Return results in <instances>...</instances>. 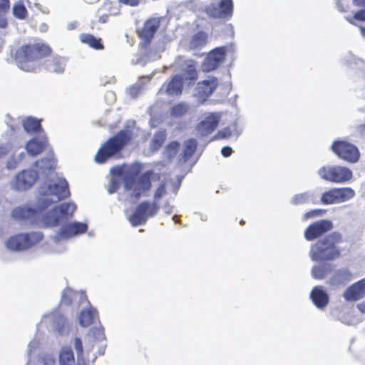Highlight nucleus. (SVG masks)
Returning a JSON list of instances; mask_svg holds the SVG:
<instances>
[{
    "instance_id": "1",
    "label": "nucleus",
    "mask_w": 365,
    "mask_h": 365,
    "mask_svg": "<svg viewBox=\"0 0 365 365\" xmlns=\"http://www.w3.org/2000/svg\"><path fill=\"white\" fill-rule=\"evenodd\" d=\"M70 196L68 182L64 178L58 179L56 182L42 183L38 188L36 198V207L25 204L14 208L11 215L15 220H32L41 211L47 209L53 203Z\"/></svg>"
},
{
    "instance_id": "2",
    "label": "nucleus",
    "mask_w": 365,
    "mask_h": 365,
    "mask_svg": "<svg viewBox=\"0 0 365 365\" xmlns=\"http://www.w3.org/2000/svg\"><path fill=\"white\" fill-rule=\"evenodd\" d=\"M141 166L134 165L127 168L125 165L113 166L110 169L112 178H122L125 191H132V196L138 200L151 188V179L154 174L153 170H148L140 175Z\"/></svg>"
},
{
    "instance_id": "3",
    "label": "nucleus",
    "mask_w": 365,
    "mask_h": 365,
    "mask_svg": "<svg viewBox=\"0 0 365 365\" xmlns=\"http://www.w3.org/2000/svg\"><path fill=\"white\" fill-rule=\"evenodd\" d=\"M51 53V48L44 43L23 45L16 51V63L24 71H34L40 68L42 59Z\"/></svg>"
},
{
    "instance_id": "4",
    "label": "nucleus",
    "mask_w": 365,
    "mask_h": 365,
    "mask_svg": "<svg viewBox=\"0 0 365 365\" xmlns=\"http://www.w3.org/2000/svg\"><path fill=\"white\" fill-rule=\"evenodd\" d=\"M342 242V235L333 232L318 240L311 245L309 257L314 262L332 261L338 259L341 251L336 244Z\"/></svg>"
},
{
    "instance_id": "5",
    "label": "nucleus",
    "mask_w": 365,
    "mask_h": 365,
    "mask_svg": "<svg viewBox=\"0 0 365 365\" xmlns=\"http://www.w3.org/2000/svg\"><path fill=\"white\" fill-rule=\"evenodd\" d=\"M182 74H176L167 83H165L160 88L158 93L170 97L180 96L182 93L183 84L194 83L198 78L196 67L193 61L185 60L180 65Z\"/></svg>"
},
{
    "instance_id": "6",
    "label": "nucleus",
    "mask_w": 365,
    "mask_h": 365,
    "mask_svg": "<svg viewBox=\"0 0 365 365\" xmlns=\"http://www.w3.org/2000/svg\"><path fill=\"white\" fill-rule=\"evenodd\" d=\"M131 138L132 135L129 130H120L101 145L95 155V161L102 164L111 158H118Z\"/></svg>"
},
{
    "instance_id": "7",
    "label": "nucleus",
    "mask_w": 365,
    "mask_h": 365,
    "mask_svg": "<svg viewBox=\"0 0 365 365\" xmlns=\"http://www.w3.org/2000/svg\"><path fill=\"white\" fill-rule=\"evenodd\" d=\"M166 193L165 183L161 182L154 193V200L150 202L144 200L140 202L135 208L133 213L129 217V221L133 227L143 225L146 223L149 217L155 216L160 206L158 201Z\"/></svg>"
},
{
    "instance_id": "8",
    "label": "nucleus",
    "mask_w": 365,
    "mask_h": 365,
    "mask_svg": "<svg viewBox=\"0 0 365 365\" xmlns=\"http://www.w3.org/2000/svg\"><path fill=\"white\" fill-rule=\"evenodd\" d=\"M76 210V205L72 202H63L43 214L40 227H51L58 225L62 221L73 216Z\"/></svg>"
},
{
    "instance_id": "9",
    "label": "nucleus",
    "mask_w": 365,
    "mask_h": 365,
    "mask_svg": "<svg viewBox=\"0 0 365 365\" xmlns=\"http://www.w3.org/2000/svg\"><path fill=\"white\" fill-rule=\"evenodd\" d=\"M41 232L20 233L9 237L6 242V247L13 252H20L29 249L42 240Z\"/></svg>"
},
{
    "instance_id": "10",
    "label": "nucleus",
    "mask_w": 365,
    "mask_h": 365,
    "mask_svg": "<svg viewBox=\"0 0 365 365\" xmlns=\"http://www.w3.org/2000/svg\"><path fill=\"white\" fill-rule=\"evenodd\" d=\"M317 174L323 180L338 184L346 183L353 178L352 171L341 165H324L318 170Z\"/></svg>"
},
{
    "instance_id": "11",
    "label": "nucleus",
    "mask_w": 365,
    "mask_h": 365,
    "mask_svg": "<svg viewBox=\"0 0 365 365\" xmlns=\"http://www.w3.org/2000/svg\"><path fill=\"white\" fill-rule=\"evenodd\" d=\"M331 149L339 158L351 163H355L360 158L358 148L354 144L343 140L333 142Z\"/></svg>"
},
{
    "instance_id": "12",
    "label": "nucleus",
    "mask_w": 365,
    "mask_h": 365,
    "mask_svg": "<svg viewBox=\"0 0 365 365\" xmlns=\"http://www.w3.org/2000/svg\"><path fill=\"white\" fill-rule=\"evenodd\" d=\"M38 178V173L33 169L22 170L19 172L11 182L13 190L25 192L33 187Z\"/></svg>"
},
{
    "instance_id": "13",
    "label": "nucleus",
    "mask_w": 365,
    "mask_h": 365,
    "mask_svg": "<svg viewBox=\"0 0 365 365\" xmlns=\"http://www.w3.org/2000/svg\"><path fill=\"white\" fill-rule=\"evenodd\" d=\"M233 11L232 0H210L205 6V13L213 19H225L230 16Z\"/></svg>"
},
{
    "instance_id": "14",
    "label": "nucleus",
    "mask_w": 365,
    "mask_h": 365,
    "mask_svg": "<svg viewBox=\"0 0 365 365\" xmlns=\"http://www.w3.org/2000/svg\"><path fill=\"white\" fill-rule=\"evenodd\" d=\"M227 51L225 46L211 50L202 63V71L209 73L216 70L225 61Z\"/></svg>"
},
{
    "instance_id": "15",
    "label": "nucleus",
    "mask_w": 365,
    "mask_h": 365,
    "mask_svg": "<svg viewBox=\"0 0 365 365\" xmlns=\"http://www.w3.org/2000/svg\"><path fill=\"white\" fill-rule=\"evenodd\" d=\"M88 230V225L85 222L74 221L63 225L59 232L53 237L56 242L61 240H67L76 235L85 233Z\"/></svg>"
},
{
    "instance_id": "16",
    "label": "nucleus",
    "mask_w": 365,
    "mask_h": 365,
    "mask_svg": "<svg viewBox=\"0 0 365 365\" xmlns=\"http://www.w3.org/2000/svg\"><path fill=\"white\" fill-rule=\"evenodd\" d=\"M333 228V222L327 219L316 221L309 225L304 230V238L307 241L314 240Z\"/></svg>"
},
{
    "instance_id": "17",
    "label": "nucleus",
    "mask_w": 365,
    "mask_h": 365,
    "mask_svg": "<svg viewBox=\"0 0 365 365\" xmlns=\"http://www.w3.org/2000/svg\"><path fill=\"white\" fill-rule=\"evenodd\" d=\"M47 318L50 320L51 329L55 333L61 336H66L68 334L70 326L67 319L63 314L58 312L43 314L42 320Z\"/></svg>"
},
{
    "instance_id": "18",
    "label": "nucleus",
    "mask_w": 365,
    "mask_h": 365,
    "mask_svg": "<svg viewBox=\"0 0 365 365\" xmlns=\"http://www.w3.org/2000/svg\"><path fill=\"white\" fill-rule=\"evenodd\" d=\"M220 114L210 113L197 125V130L201 136H207L212 133L219 125Z\"/></svg>"
},
{
    "instance_id": "19",
    "label": "nucleus",
    "mask_w": 365,
    "mask_h": 365,
    "mask_svg": "<svg viewBox=\"0 0 365 365\" xmlns=\"http://www.w3.org/2000/svg\"><path fill=\"white\" fill-rule=\"evenodd\" d=\"M218 85V79L216 77H208L207 79L199 82L196 88V95L204 102L215 91Z\"/></svg>"
},
{
    "instance_id": "20",
    "label": "nucleus",
    "mask_w": 365,
    "mask_h": 365,
    "mask_svg": "<svg viewBox=\"0 0 365 365\" xmlns=\"http://www.w3.org/2000/svg\"><path fill=\"white\" fill-rule=\"evenodd\" d=\"M365 296V279H362L349 286L343 293L347 302H356Z\"/></svg>"
},
{
    "instance_id": "21",
    "label": "nucleus",
    "mask_w": 365,
    "mask_h": 365,
    "mask_svg": "<svg viewBox=\"0 0 365 365\" xmlns=\"http://www.w3.org/2000/svg\"><path fill=\"white\" fill-rule=\"evenodd\" d=\"M48 144V140L44 133H38V137L29 140L25 148L29 155L36 156L41 153Z\"/></svg>"
},
{
    "instance_id": "22",
    "label": "nucleus",
    "mask_w": 365,
    "mask_h": 365,
    "mask_svg": "<svg viewBox=\"0 0 365 365\" xmlns=\"http://www.w3.org/2000/svg\"><path fill=\"white\" fill-rule=\"evenodd\" d=\"M309 297L314 305L319 309H324L329 302V296L322 286H315L312 289Z\"/></svg>"
},
{
    "instance_id": "23",
    "label": "nucleus",
    "mask_w": 365,
    "mask_h": 365,
    "mask_svg": "<svg viewBox=\"0 0 365 365\" xmlns=\"http://www.w3.org/2000/svg\"><path fill=\"white\" fill-rule=\"evenodd\" d=\"M160 25V20L156 18L145 21L142 29L138 30L139 37L145 43H149L155 34Z\"/></svg>"
},
{
    "instance_id": "24",
    "label": "nucleus",
    "mask_w": 365,
    "mask_h": 365,
    "mask_svg": "<svg viewBox=\"0 0 365 365\" xmlns=\"http://www.w3.org/2000/svg\"><path fill=\"white\" fill-rule=\"evenodd\" d=\"M353 279V273L347 267L336 269L329 279V284L332 287L343 286Z\"/></svg>"
},
{
    "instance_id": "25",
    "label": "nucleus",
    "mask_w": 365,
    "mask_h": 365,
    "mask_svg": "<svg viewBox=\"0 0 365 365\" xmlns=\"http://www.w3.org/2000/svg\"><path fill=\"white\" fill-rule=\"evenodd\" d=\"M56 165V161L54 158L53 151H50L46 157L35 163V166L42 174L45 175H48L49 173L52 172L55 169Z\"/></svg>"
},
{
    "instance_id": "26",
    "label": "nucleus",
    "mask_w": 365,
    "mask_h": 365,
    "mask_svg": "<svg viewBox=\"0 0 365 365\" xmlns=\"http://www.w3.org/2000/svg\"><path fill=\"white\" fill-rule=\"evenodd\" d=\"M316 199L314 192L311 190H308L294 195L289 200V202L294 206H299L309 203L314 204L316 203Z\"/></svg>"
},
{
    "instance_id": "27",
    "label": "nucleus",
    "mask_w": 365,
    "mask_h": 365,
    "mask_svg": "<svg viewBox=\"0 0 365 365\" xmlns=\"http://www.w3.org/2000/svg\"><path fill=\"white\" fill-rule=\"evenodd\" d=\"M66 63V59L61 56H53L51 61L46 63V68L50 72L63 73Z\"/></svg>"
},
{
    "instance_id": "28",
    "label": "nucleus",
    "mask_w": 365,
    "mask_h": 365,
    "mask_svg": "<svg viewBox=\"0 0 365 365\" xmlns=\"http://www.w3.org/2000/svg\"><path fill=\"white\" fill-rule=\"evenodd\" d=\"M167 138L165 130H160L155 132L150 142L149 148L153 152H157L162 148Z\"/></svg>"
},
{
    "instance_id": "29",
    "label": "nucleus",
    "mask_w": 365,
    "mask_h": 365,
    "mask_svg": "<svg viewBox=\"0 0 365 365\" xmlns=\"http://www.w3.org/2000/svg\"><path fill=\"white\" fill-rule=\"evenodd\" d=\"M97 315V310L92 307H90L88 309H82L78 316L80 325L83 327L89 326Z\"/></svg>"
},
{
    "instance_id": "30",
    "label": "nucleus",
    "mask_w": 365,
    "mask_h": 365,
    "mask_svg": "<svg viewBox=\"0 0 365 365\" xmlns=\"http://www.w3.org/2000/svg\"><path fill=\"white\" fill-rule=\"evenodd\" d=\"M59 365H74L75 358L72 349L70 346H63L58 355Z\"/></svg>"
},
{
    "instance_id": "31",
    "label": "nucleus",
    "mask_w": 365,
    "mask_h": 365,
    "mask_svg": "<svg viewBox=\"0 0 365 365\" xmlns=\"http://www.w3.org/2000/svg\"><path fill=\"white\" fill-rule=\"evenodd\" d=\"M22 125L24 130L28 133H44L39 120L32 117H28L23 120Z\"/></svg>"
},
{
    "instance_id": "32",
    "label": "nucleus",
    "mask_w": 365,
    "mask_h": 365,
    "mask_svg": "<svg viewBox=\"0 0 365 365\" xmlns=\"http://www.w3.org/2000/svg\"><path fill=\"white\" fill-rule=\"evenodd\" d=\"M207 35L204 31H198L195 34L189 43V48L191 50H196L205 46L207 43Z\"/></svg>"
},
{
    "instance_id": "33",
    "label": "nucleus",
    "mask_w": 365,
    "mask_h": 365,
    "mask_svg": "<svg viewBox=\"0 0 365 365\" xmlns=\"http://www.w3.org/2000/svg\"><path fill=\"white\" fill-rule=\"evenodd\" d=\"M337 204L350 200L355 196V191L351 187H334Z\"/></svg>"
},
{
    "instance_id": "34",
    "label": "nucleus",
    "mask_w": 365,
    "mask_h": 365,
    "mask_svg": "<svg viewBox=\"0 0 365 365\" xmlns=\"http://www.w3.org/2000/svg\"><path fill=\"white\" fill-rule=\"evenodd\" d=\"M77 297H79L81 300L86 299V296L83 292H74L72 289L68 288L63 291L61 302L62 304L70 305Z\"/></svg>"
},
{
    "instance_id": "35",
    "label": "nucleus",
    "mask_w": 365,
    "mask_h": 365,
    "mask_svg": "<svg viewBox=\"0 0 365 365\" xmlns=\"http://www.w3.org/2000/svg\"><path fill=\"white\" fill-rule=\"evenodd\" d=\"M180 146V144L177 140L172 141L165 146L163 154V158L168 163H171L173 160L178 152Z\"/></svg>"
},
{
    "instance_id": "36",
    "label": "nucleus",
    "mask_w": 365,
    "mask_h": 365,
    "mask_svg": "<svg viewBox=\"0 0 365 365\" xmlns=\"http://www.w3.org/2000/svg\"><path fill=\"white\" fill-rule=\"evenodd\" d=\"M331 271V265L329 264H323L314 265L312 269V277L316 279H323Z\"/></svg>"
},
{
    "instance_id": "37",
    "label": "nucleus",
    "mask_w": 365,
    "mask_h": 365,
    "mask_svg": "<svg viewBox=\"0 0 365 365\" xmlns=\"http://www.w3.org/2000/svg\"><path fill=\"white\" fill-rule=\"evenodd\" d=\"M80 40L82 43L88 45L94 49L101 50L103 48V45L101 39L92 34H82L80 35Z\"/></svg>"
},
{
    "instance_id": "38",
    "label": "nucleus",
    "mask_w": 365,
    "mask_h": 365,
    "mask_svg": "<svg viewBox=\"0 0 365 365\" xmlns=\"http://www.w3.org/2000/svg\"><path fill=\"white\" fill-rule=\"evenodd\" d=\"M197 147V141L195 138H189L184 143L183 160L187 162L193 155Z\"/></svg>"
},
{
    "instance_id": "39",
    "label": "nucleus",
    "mask_w": 365,
    "mask_h": 365,
    "mask_svg": "<svg viewBox=\"0 0 365 365\" xmlns=\"http://www.w3.org/2000/svg\"><path fill=\"white\" fill-rule=\"evenodd\" d=\"M189 106L185 102H180L172 107L170 115L174 118H180L187 114Z\"/></svg>"
},
{
    "instance_id": "40",
    "label": "nucleus",
    "mask_w": 365,
    "mask_h": 365,
    "mask_svg": "<svg viewBox=\"0 0 365 365\" xmlns=\"http://www.w3.org/2000/svg\"><path fill=\"white\" fill-rule=\"evenodd\" d=\"M320 202L325 205L337 204L334 188L324 192L321 195Z\"/></svg>"
},
{
    "instance_id": "41",
    "label": "nucleus",
    "mask_w": 365,
    "mask_h": 365,
    "mask_svg": "<svg viewBox=\"0 0 365 365\" xmlns=\"http://www.w3.org/2000/svg\"><path fill=\"white\" fill-rule=\"evenodd\" d=\"M13 15L19 19H25L27 16V9L22 3L15 4L12 8Z\"/></svg>"
},
{
    "instance_id": "42",
    "label": "nucleus",
    "mask_w": 365,
    "mask_h": 365,
    "mask_svg": "<svg viewBox=\"0 0 365 365\" xmlns=\"http://www.w3.org/2000/svg\"><path fill=\"white\" fill-rule=\"evenodd\" d=\"M142 89L143 83L139 81L130 88H127L126 93L130 96L131 98H135L138 96Z\"/></svg>"
},
{
    "instance_id": "43",
    "label": "nucleus",
    "mask_w": 365,
    "mask_h": 365,
    "mask_svg": "<svg viewBox=\"0 0 365 365\" xmlns=\"http://www.w3.org/2000/svg\"><path fill=\"white\" fill-rule=\"evenodd\" d=\"M326 212L325 210L323 209H314L309 212H305L302 216V220L307 221L309 219L314 218L317 217H321Z\"/></svg>"
},
{
    "instance_id": "44",
    "label": "nucleus",
    "mask_w": 365,
    "mask_h": 365,
    "mask_svg": "<svg viewBox=\"0 0 365 365\" xmlns=\"http://www.w3.org/2000/svg\"><path fill=\"white\" fill-rule=\"evenodd\" d=\"M231 130L229 128H225L217 131V133L212 137V140H217L220 139L227 138L231 136Z\"/></svg>"
},
{
    "instance_id": "45",
    "label": "nucleus",
    "mask_w": 365,
    "mask_h": 365,
    "mask_svg": "<svg viewBox=\"0 0 365 365\" xmlns=\"http://www.w3.org/2000/svg\"><path fill=\"white\" fill-rule=\"evenodd\" d=\"M74 348L77 356L82 357L83 356V347L81 339L79 337H75L74 339Z\"/></svg>"
},
{
    "instance_id": "46",
    "label": "nucleus",
    "mask_w": 365,
    "mask_h": 365,
    "mask_svg": "<svg viewBox=\"0 0 365 365\" xmlns=\"http://www.w3.org/2000/svg\"><path fill=\"white\" fill-rule=\"evenodd\" d=\"M119 186V181L117 179L112 178L111 180H110V183L108 187V192L109 194H113L118 189Z\"/></svg>"
},
{
    "instance_id": "47",
    "label": "nucleus",
    "mask_w": 365,
    "mask_h": 365,
    "mask_svg": "<svg viewBox=\"0 0 365 365\" xmlns=\"http://www.w3.org/2000/svg\"><path fill=\"white\" fill-rule=\"evenodd\" d=\"M19 161L16 158V156L12 155L9 158L6 163V168L8 170H14L17 168L19 164Z\"/></svg>"
},
{
    "instance_id": "48",
    "label": "nucleus",
    "mask_w": 365,
    "mask_h": 365,
    "mask_svg": "<svg viewBox=\"0 0 365 365\" xmlns=\"http://www.w3.org/2000/svg\"><path fill=\"white\" fill-rule=\"evenodd\" d=\"M41 361L43 365L56 364V359L53 354H44L41 357Z\"/></svg>"
},
{
    "instance_id": "49",
    "label": "nucleus",
    "mask_w": 365,
    "mask_h": 365,
    "mask_svg": "<svg viewBox=\"0 0 365 365\" xmlns=\"http://www.w3.org/2000/svg\"><path fill=\"white\" fill-rule=\"evenodd\" d=\"M91 331L92 332V334L95 339L98 340L104 339V330L101 326L99 327H94L93 329H91Z\"/></svg>"
},
{
    "instance_id": "50",
    "label": "nucleus",
    "mask_w": 365,
    "mask_h": 365,
    "mask_svg": "<svg viewBox=\"0 0 365 365\" xmlns=\"http://www.w3.org/2000/svg\"><path fill=\"white\" fill-rule=\"evenodd\" d=\"M9 7V0H0V13H8Z\"/></svg>"
},
{
    "instance_id": "51",
    "label": "nucleus",
    "mask_w": 365,
    "mask_h": 365,
    "mask_svg": "<svg viewBox=\"0 0 365 365\" xmlns=\"http://www.w3.org/2000/svg\"><path fill=\"white\" fill-rule=\"evenodd\" d=\"M354 19L358 21H365V9H361L356 12Z\"/></svg>"
},
{
    "instance_id": "52",
    "label": "nucleus",
    "mask_w": 365,
    "mask_h": 365,
    "mask_svg": "<svg viewBox=\"0 0 365 365\" xmlns=\"http://www.w3.org/2000/svg\"><path fill=\"white\" fill-rule=\"evenodd\" d=\"M232 152V148L230 146H224L221 149V154L225 158L230 157Z\"/></svg>"
},
{
    "instance_id": "53",
    "label": "nucleus",
    "mask_w": 365,
    "mask_h": 365,
    "mask_svg": "<svg viewBox=\"0 0 365 365\" xmlns=\"http://www.w3.org/2000/svg\"><path fill=\"white\" fill-rule=\"evenodd\" d=\"M8 13H0V28L4 29L7 26L8 21L6 15Z\"/></svg>"
},
{
    "instance_id": "54",
    "label": "nucleus",
    "mask_w": 365,
    "mask_h": 365,
    "mask_svg": "<svg viewBox=\"0 0 365 365\" xmlns=\"http://www.w3.org/2000/svg\"><path fill=\"white\" fill-rule=\"evenodd\" d=\"M105 98L109 103H113L115 100V95L114 92H113L111 91H108L106 92Z\"/></svg>"
},
{
    "instance_id": "55",
    "label": "nucleus",
    "mask_w": 365,
    "mask_h": 365,
    "mask_svg": "<svg viewBox=\"0 0 365 365\" xmlns=\"http://www.w3.org/2000/svg\"><path fill=\"white\" fill-rule=\"evenodd\" d=\"M38 344V343L36 340H33L29 342V344H28V349H27L28 355H30L31 354L33 349H35L37 347Z\"/></svg>"
},
{
    "instance_id": "56",
    "label": "nucleus",
    "mask_w": 365,
    "mask_h": 365,
    "mask_svg": "<svg viewBox=\"0 0 365 365\" xmlns=\"http://www.w3.org/2000/svg\"><path fill=\"white\" fill-rule=\"evenodd\" d=\"M120 3L131 6H136L139 4L140 0H118Z\"/></svg>"
},
{
    "instance_id": "57",
    "label": "nucleus",
    "mask_w": 365,
    "mask_h": 365,
    "mask_svg": "<svg viewBox=\"0 0 365 365\" xmlns=\"http://www.w3.org/2000/svg\"><path fill=\"white\" fill-rule=\"evenodd\" d=\"M116 14L117 12H113L111 11H109L108 14H103L102 15H101L98 18V21L103 24L106 23L109 15H115Z\"/></svg>"
},
{
    "instance_id": "58",
    "label": "nucleus",
    "mask_w": 365,
    "mask_h": 365,
    "mask_svg": "<svg viewBox=\"0 0 365 365\" xmlns=\"http://www.w3.org/2000/svg\"><path fill=\"white\" fill-rule=\"evenodd\" d=\"M9 150L6 145H0V159L8 155Z\"/></svg>"
},
{
    "instance_id": "59",
    "label": "nucleus",
    "mask_w": 365,
    "mask_h": 365,
    "mask_svg": "<svg viewBox=\"0 0 365 365\" xmlns=\"http://www.w3.org/2000/svg\"><path fill=\"white\" fill-rule=\"evenodd\" d=\"M163 209L167 215H170L173 212V206L170 205V203L167 201L163 205Z\"/></svg>"
},
{
    "instance_id": "60",
    "label": "nucleus",
    "mask_w": 365,
    "mask_h": 365,
    "mask_svg": "<svg viewBox=\"0 0 365 365\" xmlns=\"http://www.w3.org/2000/svg\"><path fill=\"white\" fill-rule=\"evenodd\" d=\"M78 26V21H73L67 24L66 29L68 31L74 30Z\"/></svg>"
},
{
    "instance_id": "61",
    "label": "nucleus",
    "mask_w": 365,
    "mask_h": 365,
    "mask_svg": "<svg viewBox=\"0 0 365 365\" xmlns=\"http://www.w3.org/2000/svg\"><path fill=\"white\" fill-rule=\"evenodd\" d=\"M356 308L362 313L365 314V300L356 304Z\"/></svg>"
},
{
    "instance_id": "62",
    "label": "nucleus",
    "mask_w": 365,
    "mask_h": 365,
    "mask_svg": "<svg viewBox=\"0 0 365 365\" xmlns=\"http://www.w3.org/2000/svg\"><path fill=\"white\" fill-rule=\"evenodd\" d=\"M353 3L357 6H365V0H353Z\"/></svg>"
},
{
    "instance_id": "63",
    "label": "nucleus",
    "mask_w": 365,
    "mask_h": 365,
    "mask_svg": "<svg viewBox=\"0 0 365 365\" xmlns=\"http://www.w3.org/2000/svg\"><path fill=\"white\" fill-rule=\"evenodd\" d=\"M135 64H139L140 66H144L146 63V61L144 59L143 56H140L137 61L135 63Z\"/></svg>"
},
{
    "instance_id": "64",
    "label": "nucleus",
    "mask_w": 365,
    "mask_h": 365,
    "mask_svg": "<svg viewBox=\"0 0 365 365\" xmlns=\"http://www.w3.org/2000/svg\"><path fill=\"white\" fill-rule=\"evenodd\" d=\"M336 7L339 11L343 12V11H346V9L344 8L343 5L339 2V0H337V1H336Z\"/></svg>"
}]
</instances>
